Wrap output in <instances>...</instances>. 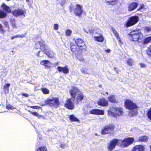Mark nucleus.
Listing matches in <instances>:
<instances>
[{
    "label": "nucleus",
    "mask_w": 151,
    "mask_h": 151,
    "mask_svg": "<svg viewBox=\"0 0 151 151\" xmlns=\"http://www.w3.org/2000/svg\"><path fill=\"white\" fill-rule=\"evenodd\" d=\"M12 14L16 17L23 15L24 17L26 14V12L25 10L22 9H15L12 12Z\"/></svg>",
    "instance_id": "nucleus-9"
},
{
    "label": "nucleus",
    "mask_w": 151,
    "mask_h": 151,
    "mask_svg": "<svg viewBox=\"0 0 151 151\" xmlns=\"http://www.w3.org/2000/svg\"><path fill=\"white\" fill-rule=\"evenodd\" d=\"M40 63L41 65L47 67H50V65L51 64L50 62L48 60H42L40 62Z\"/></svg>",
    "instance_id": "nucleus-21"
},
{
    "label": "nucleus",
    "mask_w": 151,
    "mask_h": 151,
    "mask_svg": "<svg viewBox=\"0 0 151 151\" xmlns=\"http://www.w3.org/2000/svg\"><path fill=\"white\" fill-rule=\"evenodd\" d=\"M134 141L132 138H128L125 139L122 142V146L123 147H126L128 145L132 144Z\"/></svg>",
    "instance_id": "nucleus-10"
},
{
    "label": "nucleus",
    "mask_w": 151,
    "mask_h": 151,
    "mask_svg": "<svg viewBox=\"0 0 151 151\" xmlns=\"http://www.w3.org/2000/svg\"><path fill=\"white\" fill-rule=\"evenodd\" d=\"M15 38L14 37V36L11 37V39L12 40L14 39Z\"/></svg>",
    "instance_id": "nucleus-56"
},
{
    "label": "nucleus",
    "mask_w": 151,
    "mask_h": 151,
    "mask_svg": "<svg viewBox=\"0 0 151 151\" xmlns=\"http://www.w3.org/2000/svg\"><path fill=\"white\" fill-rule=\"evenodd\" d=\"M70 93L71 96V98L68 99L67 100L65 106L70 109H73L74 108V106L72 101V99H73L75 103L77 104L83 99L84 96L83 93L76 87L71 88L70 91Z\"/></svg>",
    "instance_id": "nucleus-1"
},
{
    "label": "nucleus",
    "mask_w": 151,
    "mask_h": 151,
    "mask_svg": "<svg viewBox=\"0 0 151 151\" xmlns=\"http://www.w3.org/2000/svg\"><path fill=\"white\" fill-rule=\"evenodd\" d=\"M45 53L50 58H53L55 56L54 53L51 50H46V51H45Z\"/></svg>",
    "instance_id": "nucleus-20"
},
{
    "label": "nucleus",
    "mask_w": 151,
    "mask_h": 151,
    "mask_svg": "<svg viewBox=\"0 0 151 151\" xmlns=\"http://www.w3.org/2000/svg\"><path fill=\"white\" fill-rule=\"evenodd\" d=\"M147 52L148 55L151 56V45L148 48Z\"/></svg>",
    "instance_id": "nucleus-38"
},
{
    "label": "nucleus",
    "mask_w": 151,
    "mask_h": 151,
    "mask_svg": "<svg viewBox=\"0 0 151 151\" xmlns=\"http://www.w3.org/2000/svg\"><path fill=\"white\" fill-rule=\"evenodd\" d=\"M108 112L109 115L115 117L122 115L123 113L122 109L118 107L113 108L112 111L109 110Z\"/></svg>",
    "instance_id": "nucleus-4"
},
{
    "label": "nucleus",
    "mask_w": 151,
    "mask_h": 151,
    "mask_svg": "<svg viewBox=\"0 0 151 151\" xmlns=\"http://www.w3.org/2000/svg\"><path fill=\"white\" fill-rule=\"evenodd\" d=\"M81 71L82 73H85V71L83 70H81Z\"/></svg>",
    "instance_id": "nucleus-58"
},
{
    "label": "nucleus",
    "mask_w": 151,
    "mask_h": 151,
    "mask_svg": "<svg viewBox=\"0 0 151 151\" xmlns=\"http://www.w3.org/2000/svg\"><path fill=\"white\" fill-rule=\"evenodd\" d=\"M46 45L44 44L43 41L41 40L40 42H37L35 44V49H38L40 48L41 50L45 52L46 50H47L46 49Z\"/></svg>",
    "instance_id": "nucleus-8"
},
{
    "label": "nucleus",
    "mask_w": 151,
    "mask_h": 151,
    "mask_svg": "<svg viewBox=\"0 0 151 151\" xmlns=\"http://www.w3.org/2000/svg\"><path fill=\"white\" fill-rule=\"evenodd\" d=\"M12 107V106L10 105H7L6 106V108L7 109H11Z\"/></svg>",
    "instance_id": "nucleus-48"
},
{
    "label": "nucleus",
    "mask_w": 151,
    "mask_h": 151,
    "mask_svg": "<svg viewBox=\"0 0 151 151\" xmlns=\"http://www.w3.org/2000/svg\"><path fill=\"white\" fill-rule=\"evenodd\" d=\"M133 41L141 42L143 40V35L139 30H133L130 33Z\"/></svg>",
    "instance_id": "nucleus-3"
},
{
    "label": "nucleus",
    "mask_w": 151,
    "mask_h": 151,
    "mask_svg": "<svg viewBox=\"0 0 151 151\" xmlns=\"http://www.w3.org/2000/svg\"><path fill=\"white\" fill-rule=\"evenodd\" d=\"M0 31L2 33H4V31L3 28V27L2 25L0 24Z\"/></svg>",
    "instance_id": "nucleus-45"
},
{
    "label": "nucleus",
    "mask_w": 151,
    "mask_h": 151,
    "mask_svg": "<svg viewBox=\"0 0 151 151\" xmlns=\"http://www.w3.org/2000/svg\"><path fill=\"white\" fill-rule=\"evenodd\" d=\"M1 7L4 10L7 12L10 13L11 12V9L9 7L6 5L4 3H3L1 5Z\"/></svg>",
    "instance_id": "nucleus-24"
},
{
    "label": "nucleus",
    "mask_w": 151,
    "mask_h": 151,
    "mask_svg": "<svg viewBox=\"0 0 151 151\" xmlns=\"http://www.w3.org/2000/svg\"><path fill=\"white\" fill-rule=\"evenodd\" d=\"M3 24L5 26L7 27L8 28V29L9 30V26L8 22L6 21H4L3 22Z\"/></svg>",
    "instance_id": "nucleus-41"
},
{
    "label": "nucleus",
    "mask_w": 151,
    "mask_h": 151,
    "mask_svg": "<svg viewBox=\"0 0 151 151\" xmlns=\"http://www.w3.org/2000/svg\"><path fill=\"white\" fill-rule=\"evenodd\" d=\"M65 145L64 144H61L60 147L63 148H64L65 147Z\"/></svg>",
    "instance_id": "nucleus-51"
},
{
    "label": "nucleus",
    "mask_w": 151,
    "mask_h": 151,
    "mask_svg": "<svg viewBox=\"0 0 151 151\" xmlns=\"http://www.w3.org/2000/svg\"><path fill=\"white\" fill-rule=\"evenodd\" d=\"M11 26L13 28H16L17 27L16 24V22L14 19H11L10 21Z\"/></svg>",
    "instance_id": "nucleus-29"
},
{
    "label": "nucleus",
    "mask_w": 151,
    "mask_h": 151,
    "mask_svg": "<svg viewBox=\"0 0 151 151\" xmlns=\"http://www.w3.org/2000/svg\"><path fill=\"white\" fill-rule=\"evenodd\" d=\"M144 6V4H142L141 6V7H140V8H139V9L142 8H143Z\"/></svg>",
    "instance_id": "nucleus-54"
},
{
    "label": "nucleus",
    "mask_w": 151,
    "mask_h": 151,
    "mask_svg": "<svg viewBox=\"0 0 151 151\" xmlns=\"http://www.w3.org/2000/svg\"><path fill=\"white\" fill-rule=\"evenodd\" d=\"M75 42L78 47H81V45H85L84 43L81 39H78L75 40Z\"/></svg>",
    "instance_id": "nucleus-22"
},
{
    "label": "nucleus",
    "mask_w": 151,
    "mask_h": 151,
    "mask_svg": "<svg viewBox=\"0 0 151 151\" xmlns=\"http://www.w3.org/2000/svg\"><path fill=\"white\" fill-rule=\"evenodd\" d=\"M41 91L44 94H49L50 91L48 89L46 88H42L41 89Z\"/></svg>",
    "instance_id": "nucleus-32"
},
{
    "label": "nucleus",
    "mask_w": 151,
    "mask_h": 151,
    "mask_svg": "<svg viewBox=\"0 0 151 151\" xmlns=\"http://www.w3.org/2000/svg\"><path fill=\"white\" fill-rule=\"evenodd\" d=\"M79 47L77 45H71V49L72 51L77 54H78V51L79 50Z\"/></svg>",
    "instance_id": "nucleus-18"
},
{
    "label": "nucleus",
    "mask_w": 151,
    "mask_h": 151,
    "mask_svg": "<svg viewBox=\"0 0 151 151\" xmlns=\"http://www.w3.org/2000/svg\"><path fill=\"white\" fill-rule=\"evenodd\" d=\"M145 29L147 32H151V26L146 27L145 28Z\"/></svg>",
    "instance_id": "nucleus-40"
},
{
    "label": "nucleus",
    "mask_w": 151,
    "mask_h": 151,
    "mask_svg": "<svg viewBox=\"0 0 151 151\" xmlns=\"http://www.w3.org/2000/svg\"><path fill=\"white\" fill-rule=\"evenodd\" d=\"M22 95L24 96L25 97H27L29 96V95L27 93H22Z\"/></svg>",
    "instance_id": "nucleus-50"
},
{
    "label": "nucleus",
    "mask_w": 151,
    "mask_h": 151,
    "mask_svg": "<svg viewBox=\"0 0 151 151\" xmlns=\"http://www.w3.org/2000/svg\"><path fill=\"white\" fill-rule=\"evenodd\" d=\"M82 8V6L79 4L76 5V8L74 10V12L76 15L79 16L83 12Z\"/></svg>",
    "instance_id": "nucleus-11"
},
{
    "label": "nucleus",
    "mask_w": 151,
    "mask_h": 151,
    "mask_svg": "<svg viewBox=\"0 0 151 151\" xmlns=\"http://www.w3.org/2000/svg\"><path fill=\"white\" fill-rule=\"evenodd\" d=\"M148 118L151 120V108L148 111Z\"/></svg>",
    "instance_id": "nucleus-42"
},
{
    "label": "nucleus",
    "mask_w": 151,
    "mask_h": 151,
    "mask_svg": "<svg viewBox=\"0 0 151 151\" xmlns=\"http://www.w3.org/2000/svg\"><path fill=\"white\" fill-rule=\"evenodd\" d=\"M78 58L80 61H83L84 60L83 58L81 56H78Z\"/></svg>",
    "instance_id": "nucleus-46"
},
{
    "label": "nucleus",
    "mask_w": 151,
    "mask_h": 151,
    "mask_svg": "<svg viewBox=\"0 0 151 151\" xmlns=\"http://www.w3.org/2000/svg\"><path fill=\"white\" fill-rule=\"evenodd\" d=\"M110 51H111L109 49L106 50H105L106 52H108V53L109 52H110Z\"/></svg>",
    "instance_id": "nucleus-53"
},
{
    "label": "nucleus",
    "mask_w": 151,
    "mask_h": 151,
    "mask_svg": "<svg viewBox=\"0 0 151 151\" xmlns=\"http://www.w3.org/2000/svg\"><path fill=\"white\" fill-rule=\"evenodd\" d=\"M112 31L114 34L115 35V37L117 38L118 39L119 38V36L117 32L114 29L112 28Z\"/></svg>",
    "instance_id": "nucleus-35"
},
{
    "label": "nucleus",
    "mask_w": 151,
    "mask_h": 151,
    "mask_svg": "<svg viewBox=\"0 0 151 151\" xmlns=\"http://www.w3.org/2000/svg\"><path fill=\"white\" fill-rule=\"evenodd\" d=\"M125 105L126 108L128 109L134 110V111L130 112L129 114V116H133L136 115L137 114V109L138 107L136 104L130 100L127 99L125 102Z\"/></svg>",
    "instance_id": "nucleus-2"
},
{
    "label": "nucleus",
    "mask_w": 151,
    "mask_h": 151,
    "mask_svg": "<svg viewBox=\"0 0 151 151\" xmlns=\"http://www.w3.org/2000/svg\"><path fill=\"white\" fill-rule=\"evenodd\" d=\"M145 148L142 145H139L134 146L131 151H145Z\"/></svg>",
    "instance_id": "nucleus-13"
},
{
    "label": "nucleus",
    "mask_w": 151,
    "mask_h": 151,
    "mask_svg": "<svg viewBox=\"0 0 151 151\" xmlns=\"http://www.w3.org/2000/svg\"><path fill=\"white\" fill-rule=\"evenodd\" d=\"M89 32L90 33H92L93 32V30H89Z\"/></svg>",
    "instance_id": "nucleus-55"
},
{
    "label": "nucleus",
    "mask_w": 151,
    "mask_h": 151,
    "mask_svg": "<svg viewBox=\"0 0 151 151\" xmlns=\"http://www.w3.org/2000/svg\"><path fill=\"white\" fill-rule=\"evenodd\" d=\"M139 65L140 66V67L142 68H145L146 67V65L145 64L142 63H140L139 64Z\"/></svg>",
    "instance_id": "nucleus-47"
},
{
    "label": "nucleus",
    "mask_w": 151,
    "mask_h": 151,
    "mask_svg": "<svg viewBox=\"0 0 151 151\" xmlns=\"http://www.w3.org/2000/svg\"><path fill=\"white\" fill-rule=\"evenodd\" d=\"M148 139V137L146 136H143L139 137L138 139V141L139 142H146Z\"/></svg>",
    "instance_id": "nucleus-23"
},
{
    "label": "nucleus",
    "mask_w": 151,
    "mask_h": 151,
    "mask_svg": "<svg viewBox=\"0 0 151 151\" xmlns=\"http://www.w3.org/2000/svg\"><path fill=\"white\" fill-rule=\"evenodd\" d=\"M10 84H6V85L4 86V88L6 90L7 89V91H8V88L10 86Z\"/></svg>",
    "instance_id": "nucleus-43"
},
{
    "label": "nucleus",
    "mask_w": 151,
    "mask_h": 151,
    "mask_svg": "<svg viewBox=\"0 0 151 151\" xmlns=\"http://www.w3.org/2000/svg\"><path fill=\"white\" fill-rule=\"evenodd\" d=\"M118 140L116 139H113L108 144V149L109 150H112L115 147Z\"/></svg>",
    "instance_id": "nucleus-12"
},
{
    "label": "nucleus",
    "mask_w": 151,
    "mask_h": 151,
    "mask_svg": "<svg viewBox=\"0 0 151 151\" xmlns=\"http://www.w3.org/2000/svg\"><path fill=\"white\" fill-rule=\"evenodd\" d=\"M97 104L100 106H106L108 105V102L104 98H102L99 99L97 102Z\"/></svg>",
    "instance_id": "nucleus-15"
},
{
    "label": "nucleus",
    "mask_w": 151,
    "mask_h": 151,
    "mask_svg": "<svg viewBox=\"0 0 151 151\" xmlns=\"http://www.w3.org/2000/svg\"><path fill=\"white\" fill-rule=\"evenodd\" d=\"M139 21V17L137 16H132L129 17L127 20L125 26L127 27H129L134 25Z\"/></svg>",
    "instance_id": "nucleus-7"
},
{
    "label": "nucleus",
    "mask_w": 151,
    "mask_h": 151,
    "mask_svg": "<svg viewBox=\"0 0 151 151\" xmlns=\"http://www.w3.org/2000/svg\"><path fill=\"white\" fill-rule=\"evenodd\" d=\"M69 119L71 121L73 122H79V119L76 117L74 116L73 115H71L69 116Z\"/></svg>",
    "instance_id": "nucleus-27"
},
{
    "label": "nucleus",
    "mask_w": 151,
    "mask_h": 151,
    "mask_svg": "<svg viewBox=\"0 0 151 151\" xmlns=\"http://www.w3.org/2000/svg\"><path fill=\"white\" fill-rule=\"evenodd\" d=\"M27 2H29V0H26Z\"/></svg>",
    "instance_id": "nucleus-60"
},
{
    "label": "nucleus",
    "mask_w": 151,
    "mask_h": 151,
    "mask_svg": "<svg viewBox=\"0 0 151 151\" xmlns=\"http://www.w3.org/2000/svg\"><path fill=\"white\" fill-rule=\"evenodd\" d=\"M53 27L54 29L55 30H57L58 28V25L57 24H54Z\"/></svg>",
    "instance_id": "nucleus-44"
},
{
    "label": "nucleus",
    "mask_w": 151,
    "mask_h": 151,
    "mask_svg": "<svg viewBox=\"0 0 151 151\" xmlns=\"http://www.w3.org/2000/svg\"><path fill=\"white\" fill-rule=\"evenodd\" d=\"M150 150L151 151V146H150Z\"/></svg>",
    "instance_id": "nucleus-62"
},
{
    "label": "nucleus",
    "mask_w": 151,
    "mask_h": 151,
    "mask_svg": "<svg viewBox=\"0 0 151 151\" xmlns=\"http://www.w3.org/2000/svg\"><path fill=\"white\" fill-rule=\"evenodd\" d=\"M6 0L7 1H10V0Z\"/></svg>",
    "instance_id": "nucleus-63"
},
{
    "label": "nucleus",
    "mask_w": 151,
    "mask_h": 151,
    "mask_svg": "<svg viewBox=\"0 0 151 151\" xmlns=\"http://www.w3.org/2000/svg\"><path fill=\"white\" fill-rule=\"evenodd\" d=\"M38 52V53L37 55V56H38V57H40V56H39V53L40 52V51H39Z\"/></svg>",
    "instance_id": "nucleus-57"
},
{
    "label": "nucleus",
    "mask_w": 151,
    "mask_h": 151,
    "mask_svg": "<svg viewBox=\"0 0 151 151\" xmlns=\"http://www.w3.org/2000/svg\"><path fill=\"white\" fill-rule=\"evenodd\" d=\"M106 3L108 4L114 5L117 2V0H105Z\"/></svg>",
    "instance_id": "nucleus-25"
},
{
    "label": "nucleus",
    "mask_w": 151,
    "mask_h": 151,
    "mask_svg": "<svg viewBox=\"0 0 151 151\" xmlns=\"http://www.w3.org/2000/svg\"><path fill=\"white\" fill-rule=\"evenodd\" d=\"M151 41V36L147 38H145L144 41V42L145 43H149Z\"/></svg>",
    "instance_id": "nucleus-33"
},
{
    "label": "nucleus",
    "mask_w": 151,
    "mask_h": 151,
    "mask_svg": "<svg viewBox=\"0 0 151 151\" xmlns=\"http://www.w3.org/2000/svg\"><path fill=\"white\" fill-rule=\"evenodd\" d=\"M138 5L137 3L135 2H132L128 6V10L129 11H131L135 9Z\"/></svg>",
    "instance_id": "nucleus-17"
},
{
    "label": "nucleus",
    "mask_w": 151,
    "mask_h": 151,
    "mask_svg": "<svg viewBox=\"0 0 151 151\" xmlns=\"http://www.w3.org/2000/svg\"><path fill=\"white\" fill-rule=\"evenodd\" d=\"M127 63L129 65H132L134 63V61L132 59L129 58L127 60Z\"/></svg>",
    "instance_id": "nucleus-30"
},
{
    "label": "nucleus",
    "mask_w": 151,
    "mask_h": 151,
    "mask_svg": "<svg viewBox=\"0 0 151 151\" xmlns=\"http://www.w3.org/2000/svg\"><path fill=\"white\" fill-rule=\"evenodd\" d=\"M37 151H47V149L45 147H42L39 148L37 149Z\"/></svg>",
    "instance_id": "nucleus-36"
},
{
    "label": "nucleus",
    "mask_w": 151,
    "mask_h": 151,
    "mask_svg": "<svg viewBox=\"0 0 151 151\" xmlns=\"http://www.w3.org/2000/svg\"><path fill=\"white\" fill-rule=\"evenodd\" d=\"M106 94H108V92H106Z\"/></svg>",
    "instance_id": "nucleus-61"
},
{
    "label": "nucleus",
    "mask_w": 151,
    "mask_h": 151,
    "mask_svg": "<svg viewBox=\"0 0 151 151\" xmlns=\"http://www.w3.org/2000/svg\"><path fill=\"white\" fill-rule=\"evenodd\" d=\"M31 114L33 115H35L36 116H37L38 118H40V116L39 115L38 113L37 112H32L31 111H28Z\"/></svg>",
    "instance_id": "nucleus-34"
},
{
    "label": "nucleus",
    "mask_w": 151,
    "mask_h": 151,
    "mask_svg": "<svg viewBox=\"0 0 151 151\" xmlns=\"http://www.w3.org/2000/svg\"><path fill=\"white\" fill-rule=\"evenodd\" d=\"M6 15V14L5 13L0 9V18H4Z\"/></svg>",
    "instance_id": "nucleus-31"
},
{
    "label": "nucleus",
    "mask_w": 151,
    "mask_h": 151,
    "mask_svg": "<svg viewBox=\"0 0 151 151\" xmlns=\"http://www.w3.org/2000/svg\"><path fill=\"white\" fill-rule=\"evenodd\" d=\"M60 102L58 98H55L52 99L47 100L45 101L43 105L49 104L51 106L56 107H58L59 105Z\"/></svg>",
    "instance_id": "nucleus-6"
},
{
    "label": "nucleus",
    "mask_w": 151,
    "mask_h": 151,
    "mask_svg": "<svg viewBox=\"0 0 151 151\" xmlns=\"http://www.w3.org/2000/svg\"><path fill=\"white\" fill-rule=\"evenodd\" d=\"M84 31L87 33H88V32H87L85 29H83Z\"/></svg>",
    "instance_id": "nucleus-59"
},
{
    "label": "nucleus",
    "mask_w": 151,
    "mask_h": 151,
    "mask_svg": "<svg viewBox=\"0 0 151 151\" xmlns=\"http://www.w3.org/2000/svg\"><path fill=\"white\" fill-rule=\"evenodd\" d=\"M30 107L33 108L34 109H37V106H30Z\"/></svg>",
    "instance_id": "nucleus-52"
},
{
    "label": "nucleus",
    "mask_w": 151,
    "mask_h": 151,
    "mask_svg": "<svg viewBox=\"0 0 151 151\" xmlns=\"http://www.w3.org/2000/svg\"><path fill=\"white\" fill-rule=\"evenodd\" d=\"M114 129V126L112 124H110L104 127L102 129L101 133L102 134H112Z\"/></svg>",
    "instance_id": "nucleus-5"
},
{
    "label": "nucleus",
    "mask_w": 151,
    "mask_h": 151,
    "mask_svg": "<svg viewBox=\"0 0 151 151\" xmlns=\"http://www.w3.org/2000/svg\"><path fill=\"white\" fill-rule=\"evenodd\" d=\"M108 100L110 102L112 103H115L117 102L115 97V96L114 95L110 96L108 98Z\"/></svg>",
    "instance_id": "nucleus-19"
},
{
    "label": "nucleus",
    "mask_w": 151,
    "mask_h": 151,
    "mask_svg": "<svg viewBox=\"0 0 151 151\" xmlns=\"http://www.w3.org/2000/svg\"><path fill=\"white\" fill-rule=\"evenodd\" d=\"M57 69L59 72H62L63 73L65 74H67L69 73V69L67 66H65L63 67H62L60 66H58L57 67Z\"/></svg>",
    "instance_id": "nucleus-16"
},
{
    "label": "nucleus",
    "mask_w": 151,
    "mask_h": 151,
    "mask_svg": "<svg viewBox=\"0 0 151 151\" xmlns=\"http://www.w3.org/2000/svg\"><path fill=\"white\" fill-rule=\"evenodd\" d=\"M91 114L95 115H103L104 114V111L103 110L95 109L90 111Z\"/></svg>",
    "instance_id": "nucleus-14"
},
{
    "label": "nucleus",
    "mask_w": 151,
    "mask_h": 151,
    "mask_svg": "<svg viewBox=\"0 0 151 151\" xmlns=\"http://www.w3.org/2000/svg\"><path fill=\"white\" fill-rule=\"evenodd\" d=\"M25 36V34L18 35L14 36V37L16 38L21 37L23 38Z\"/></svg>",
    "instance_id": "nucleus-39"
},
{
    "label": "nucleus",
    "mask_w": 151,
    "mask_h": 151,
    "mask_svg": "<svg viewBox=\"0 0 151 151\" xmlns=\"http://www.w3.org/2000/svg\"><path fill=\"white\" fill-rule=\"evenodd\" d=\"M72 10H70V12H72Z\"/></svg>",
    "instance_id": "nucleus-64"
},
{
    "label": "nucleus",
    "mask_w": 151,
    "mask_h": 151,
    "mask_svg": "<svg viewBox=\"0 0 151 151\" xmlns=\"http://www.w3.org/2000/svg\"><path fill=\"white\" fill-rule=\"evenodd\" d=\"M94 39L98 42H102L104 40V38L102 36H94Z\"/></svg>",
    "instance_id": "nucleus-26"
},
{
    "label": "nucleus",
    "mask_w": 151,
    "mask_h": 151,
    "mask_svg": "<svg viewBox=\"0 0 151 151\" xmlns=\"http://www.w3.org/2000/svg\"><path fill=\"white\" fill-rule=\"evenodd\" d=\"M65 2V0H63L61 1L60 3V4L62 6H63Z\"/></svg>",
    "instance_id": "nucleus-49"
},
{
    "label": "nucleus",
    "mask_w": 151,
    "mask_h": 151,
    "mask_svg": "<svg viewBox=\"0 0 151 151\" xmlns=\"http://www.w3.org/2000/svg\"><path fill=\"white\" fill-rule=\"evenodd\" d=\"M65 33L66 36H70L72 33V31L69 29H67L65 31Z\"/></svg>",
    "instance_id": "nucleus-37"
},
{
    "label": "nucleus",
    "mask_w": 151,
    "mask_h": 151,
    "mask_svg": "<svg viewBox=\"0 0 151 151\" xmlns=\"http://www.w3.org/2000/svg\"><path fill=\"white\" fill-rule=\"evenodd\" d=\"M79 50L78 51V54L81 53L82 51H84L86 50V47L85 45H81V47H79Z\"/></svg>",
    "instance_id": "nucleus-28"
}]
</instances>
